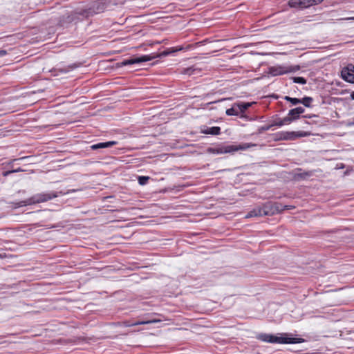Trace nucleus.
Wrapping results in <instances>:
<instances>
[{"mask_svg":"<svg viewBox=\"0 0 354 354\" xmlns=\"http://www.w3.org/2000/svg\"><path fill=\"white\" fill-rule=\"evenodd\" d=\"M349 69H351V71L353 73V75H354V65L353 64H348V65Z\"/></svg>","mask_w":354,"mask_h":354,"instance_id":"obj_31","label":"nucleus"},{"mask_svg":"<svg viewBox=\"0 0 354 354\" xmlns=\"http://www.w3.org/2000/svg\"><path fill=\"white\" fill-rule=\"evenodd\" d=\"M311 318H315V319H319V318H322V317H319V316H312L310 317Z\"/></svg>","mask_w":354,"mask_h":354,"instance_id":"obj_37","label":"nucleus"},{"mask_svg":"<svg viewBox=\"0 0 354 354\" xmlns=\"http://www.w3.org/2000/svg\"><path fill=\"white\" fill-rule=\"evenodd\" d=\"M118 142L116 141H109L105 142H99L97 144H94L91 146V149L92 150H97L100 149L109 148L111 147L113 145H115Z\"/></svg>","mask_w":354,"mask_h":354,"instance_id":"obj_10","label":"nucleus"},{"mask_svg":"<svg viewBox=\"0 0 354 354\" xmlns=\"http://www.w3.org/2000/svg\"><path fill=\"white\" fill-rule=\"evenodd\" d=\"M262 212H263V211H262L261 207L254 209L253 210H252L248 213V214L245 216V218L262 216H263Z\"/></svg>","mask_w":354,"mask_h":354,"instance_id":"obj_14","label":"nucleus"},{"mask_svg":"<svg viewBox=\"0 0 354 354\" xmlns=\"http://www.w3.org/2000/svg\"><path fill=\"white\" fill-rule=\"evenodd\" d=\"M281 120H282V121H283V125L287 124H290V123H291L292 121H294V120H293V119H292L291 115H289L288 114V116H286V117L283 118V119H281Z\"/></svg>","mask_w":354,"mask_h":354,"instance_id":"obj_24","label":"nucleus"},{"mask_svg":"<svg viewBox=\"0 0 354 354\" xmlns=\"http://www.w3.org/2000/svg\"><path fill=\"white\" fill-rule=\"evenodd\" d=\"M310 176V174L308 172L302 173L297 174V176L301 178H305L306 177H308Z\"/></svg>","mask_w":354,"mask_h":354,"instance_id":"obj_28","label":"nucleus"},{"mask_svg":"<svg viewBox=\"0 0 354 354\" xmlns=\"http://www.w3.org/2000/svg\"><path fill=\"white\" fill-rule=\"evenodd\" d=\"M351 98L354 100V91L351 93Z\"/></svg>","mask_w":354,"mask_h":354,"instance_id":"obj_35","label":"nucleus"},{"mask_svg":"<svg viewBox=\"0 0 354 354\" xmlns=\"http://www.w3.org/2000/svg\"><path fill=\"white\" fill-rule=\"evenodd\" d=\"M310 135L308 131H281L277 134L279 140H295L299 138L306 137Z\"/></svg>","mask_w":354,"mask_h":354,"instance_id":"obj_7","label":"nucleus"},{"mask_svg":"<svg viewBox=\"0 0 354 354\" xmlns=\"http://www.w3.org/2000/svg\"><path fill=\"white\" fill-rule=\"evenodd\" d=\"M293 82L295 83L301 84H306V80L303 77H293Z\"/></svg>","mask_w":354,"mask_h":354,"instance_id":"obj_22","label":"nucleus"},{"mask_svg":"<svg viewBox=\"0 0 354 354\" xmlns=\"http://www.w3.org/2000/svg\"><path fill=\"white\" fill-rule=\"evenodd\" d=\"M7 54L6 50H0V57H3Z\"/></svg>","mask_w":354,"mask_h":354,"instance_id":"obj_32","label":"nucleus"},{"mask_svg":"<svg viewBox=\"0 0 354 354\" xmlns=\"http://www.w3.org/2000/svg\"><path fill=\"white\" fill-rule=\"evenodd\" d=\"M76 192V189H70V190H68L67 192L60 191L58 192H48V193L37 194L32 196V197L26 199V201L21 202L19 206L21 207V206L30 205L36 204V203H44V202L50 201L53 198H55L59 196V195H66V194H70L72 192Z\"/></svg>","mask_w":354,"mask_h":354,"instance_id":"obj_1","label":"nucleus"},{"mask_svg":"<svg viewBox=\"0 0 354 354\" xmlns=\"http://www.w3.org/2000/svg\"><path fill=\"white\" fill-rule=\"evenodd\" d=\"M252 103L250 102H241L236 104L240 114L243 113L249 107H250Z\"/></svg>","mask_w":354,"mask_h":354,"instance_id":"obj_17","label":"nucleus"},{"mask_svg":"<svg viewBox=\"0 0 354 354\" xmlns=\"http://www.w3.org/2000/svg\"><path fill=\"white\" fill-rule=\"evenodd\" d=\"M288 70H292L291 72H294V71H296L297 70L299 69V66H290L289 68H287Z\"/></svg>","mask_w":354,"mask_h":354,"instance_id":"obj_29","label":"nucleus"},{"mask_svg":"<svg viewBox=\"0 0 354 354\" xmlns=\"http://www.w3.org/2000/svg\"><path fill=\"white\" fill-rule=\"evenodd\" d=\"M272 127L274 126H278V127H281L283 125V121L281 119H279L278 120H276L274 121L272 124Z\"/></svg>","mask_w":354,"mask_h":354,"instance_id":"obj_27","label":"nucleus"},{"mask_svg":"<svg viewBox=\"0 0 354 354\" xmlns=\"http://www.w3.org/2000/svg\"><path fill=\"white\" fill-rule=\"evenodd\" d=\"M24 158H19V159H17V160H23V159H24Z\"/></svg>","mask_w":354,"mask_h":354,"instance_id":"obj_40","label":"nucleus"},{"mask_svg":"<svg viewBox=\"0 0 354 354\" xmlns=\"http://www.w3.org/2000/svg\"><path fill=\"white\" fill-rule=\"evenodd\" d=\"M104 10V5L101 2H94L88 9L75 10L68 16L69 21L80 20L90 15L100 13Z\"/></svg>","mask_w":354,"mask_h":354,"instance_id":"obj_3","label":"nucleus"},{"mask_svg":"<svg viewBox=\"0 0 354 354\" xmlns=\"http://www.w3.org/2000/svg\"><path fill=\"white\" fill-rule=\"evenodd\" d=\"M226 114L227 115H239L238 107L236 104H234L230 109L226 110Z\"/></svg>","mask_w":354,"mask_h":354,"instance_id":"obj_18","label":"nucleus"},{"mask_svg":"<svg viewBox=\"0 0 354 354\" xmlns=\"http://www.w3.org/2000/svg\"><path fill=\"white\" fill-rule=\"evenodd\" d=\"M303 117L305 118H311L310 115H304Z\"/></svg>","mask_w":354,"mask_h":354,"instance_id":"obj_38","label":"nucleus"},{"mask_svg":"<svg viewBox=\"0 0 354 354\" xmlns=\"http://www.w3.org/2000/svg\"><path fill=\"white\" fill-rule=\"evenodd\" d=\"M313 101V99L311 97H304L301 100V103L303 104L306 107L310 106V103Z\"/></svg>","mask_w":354,"mask_h":354,"instance_id":"obj_21","label":"nucleus"},{"mask_svg":"<svg viewBox=\"0 0 354 354\" xmlns=\"http://www.w3.org/2000/svg\"><path fill=\"white\" fill-rule=\"evenodd\" d=\"M257 338L262 342L272 344H299L305 342V339L303 338L277 337L267 333H260L257 336Z\"/></svg>","mask_w":354,"mask_h":354,"instance_id":"obj_4","label":"nucleus"},{"mask_svg":"<svg viewBox=\"0 0 354 354\" xmlns=\"http://www.w3.org/2000/svg\"><path fill=\"white\" fill-rule=\"evenodd\" d=\"M182 49H183L182 47L171 48L164 50L163 52L158 53V54L142 55V56H140L138 57H133V58H130L128 59H124L120 62V66H127V65L139 64V63H142V62L151 61L157 57H162L167 56L173 53L181 50Z\"/></svg>","mask_w":354,"mask_h":354,"instance_id":"obj_2","label":"nucleus"},{"mask_svg":"<svg viewBox=\"0 0 354 354\" xmlns=\"http://www.w3.org/2000/svg\"><path fill=\"white\" fill-rule=\"evenodd\" d=\"M304 111L305 110L303 107L299 106L290 110L288 112V115H291L292 119H293V120H296L299 118L300 115L304 112Z\"/></svg>","mask_w":354,"mask_h":354,"instance_id":"obj_11","label":"nucleus"},{"mask_svg":"<svg viewBox=\"0 0 354 354\" xmlns=\"http://www.w3.org/2000/svg\"><path fill=\"white\" fill-rule=\"evenodd\" d=\"M250 144H242L239 145H222L216 147H209L207 151L213 154H223L233 153L238 150H245L250 147Z\"/></svg>","mask_w":354,"mask_h":354,"instance_id":"obj_5","label":"nucleus"},{"mask_svg":"<svg viewBox=\"0 0 354 354\" xmlns=\"http://www.w3.org/2000/svg\"><path fill=\"white\" fill-rule=\"evenodd\" d=\"M196 71V69L193 68L192 67L185 68L183 73L187 74L189 75H191L194 74V72Z\"/></svg>","mask_w":354,"mask_h":354,"instance_id":"obj_26","label":"nucleus"},{"mask_svg":"<svg viewBox=\"0 0 354 354\" xmlns=\"http://www.w3.org/2000/svg\"><path fill=\"white\" fill-rule=\"evenodd\" d=\"M149 179V176H139L138 177V183L140 185H145L147 183L148 180Z\"/></svg>","mask_w":354,"mask_h":354,"instance_id":"obj_23","label":"nucleus"},{"mask_svg":"<svg viewBox=\"0 0 354 354\" xmlns=\"http://www.w3.org/2000/svg\"><path fill=\"white\" fill-rule=\"evenodd\" d=\"M280 320H281V318H278L277 319H273V322H280ZM270 321H272V319H270Z\"/></svg>","mask_w":354,"mask_h":354,"instance_id":"obj_36","label":"nucleus"},{"mask_svg":"<svg viewBox=\"0 0 354 354\" xmlns=\"http://www.w3.org/2000/svg\"><path fill=\"white\" fill-rule=\"evenodd\" d=\"M284 100L290 102L292 105H297L301 103V100L295 97H291L289 96H285Z\"/></svg>","mask_w":354,"mask_h":354,"instance_id":"obj_20","label":"nucleus"},{"mask_svg":"<svg viewBox=\"0 0 354 354\" xmlns=\"http://www.w3.org/2000/svg\"><path fill=\"white\" fill-rule=\"evenodd\" d=\"M342 19L346 20V21H352V20L354 21V17H346V18H343Z\"/></svg>","mask_w":354,"mask_h":354,"instance_id":"obj_33","label":"nucleus"},{"mask_svg":"<svg viewBox=\"0 0 354 354\" xmlns=\"http://www.w3.org/2000/svg\"><path fill=\"white\" fill-rule=\"evenodd\" d=\"M262 208V214L263 216H272L275 214L279 213L284 209H290L292 206L284 205L278 203L268 202L263 205Z\"/></svg>","mask_w":354,"mask_h":354,"instance_id":"obj_6","label":"nucleus"},{"mask_svg":"<svg viewBox=\"0 0 354 354\" xmlns=\"http://www.w3.org/2000/svg\"><path fill=\"white\" fill-rule=\"evenodd\" d=\"M288 4L290 8L304 9L301 0H289Z\"/></svg>","mask_w":354,"mask_h":354,"instance_id":"obj_16","label":"nucleus"},{"mask_svg":"<svg viewBox=\"0 0 354 354\" xmlns=\"http://www.w3.org/2000/svg\"><path fill=\"white\" fill-rule=\"evenodd\" d=\"M24 170L21 169L20 167L19 168H17V169H12V171H14V173H16V172H20V171H23Z\"/></svg>","mask_w":354,"mask_h":354,"instance_id":"obj_34","label":"nucleus"},{"mask_svg":"<svg viewBox=\"0 0 354 354\" xmlns=\"http://www.w3.org/2000/svg\"><path fill=\"white\" fill-rule=\"evenodd\" d=\"M162 320L160 319L153 318V319H147V320L138 322V323H136L135 324H148L160 322Z\"/></svg>","mask_w":354,"mask_h":354,"instance_id":"obj_19","label":"nucleus"},{"mask_svg":"<svg viewBox=\"0 0 354 354\" xmlns=\"http://www.w3.org/2000/svg\"><path fill=\"white\" fill-rule=\"evenodd\" d=\"M303 8H307L312 6L319 4L322 3L324 0H301Z\"/></svg>","mask_w":354,"mask_h":354,"instance_id":"obj_15","label":"nucleus"},{"mask_svg":"<svg viewBox=\"0 0 354 354\" xmlns=\"http://www.w3.org/2000/svg\"><path fill=\"white\" fill-rule=\"evenodd\" d=\"M306 315V313H303L301 311H291V314L290 315L293 322H299Z\"/></svg>","mask_w":354,"mask_h":354,"instance_id":"obj_13","label":"nucleus"},{"mask_svg":"<svg viewBox=\"0 0 354 354\" xmlns=\"http://www.w3.org/2000/svg\"><path fill=\"white\" fill-rule=\"evenodd\" d=\"M272 127V124H268V125H264V126L261 127L259 129V133H262V132H263V131H268V130H269V129H270Z\"/></svg>","mask_w":354,"mask_h":354,"instance_id":"obj_25","label":"nucleus"},{"mask_svg":"<svg viewBox=\"0 0 354 354\" xmlns=\"http://www.w3.org/2000/svg\"><path fill=\"white\" fill-rule=\"evenodd\" d=\"M205 134L219 135L221 133V128L218 127H207L205 130L202 131Z\"/></svg>","mask_w":354,"mask_h":354,"instance_id":"obj_12","label":"nucleus"},{"mask_svg":"<svg viewBox=\"0 0 354 354\" xmlns=\"http://www.w3.org/2000/svg\"><path fill=\"white\" fill-rule=\"evenodd\" d=\"M78 339H80V340H84V337H78Z\"/></svg>","mask_w":354,"mask_h":354,"instance_id":"obj_39","label":"nucleus"},{"mask_svg":"<svg viewBox=\"0 0 354 354\" xmlns=\"http://www.w3.org/2000/svg\"><path fill=\"white\" fill-rule=\"evenodd\" d=\"M12 173H14V171H12V170H8V171H4L3 173V176H7L10 175Z\"/></svg>","mask_w":354,"mask_h":354,"instance_id":"obj_30","label":"nucleus"},{"mask_svg":"<svg viewBox=\"0 0 354 354\" xmlns=\"http://www.w3.org/2000/svg\"><path fill=\"white\" fill-rule=\"evenodd\" d=\"M341 77L344 80L348 82L354 83V75L351 71V69H349L348 65L342 68L341 71Z\"/></svg>","mask_w":354,"mask_h":354,"instance_id":"obj_8","label":"nucleus"},{"mask_svg":"<svg viewBox=\"0 0 354 354\" xmlns=\"http://www.w3.org/2000/svg\"><path fill=\"white\" fill-rule=\"evenodd\" d=\"M292 70H288L287 68L278 66H273L270 68V73L274 76L276 75H281L285 73H288L291 72Z\"/></svg>","mask_w":354,"mask_h":354,"instance_id":"obj_9","label":"nucleus"}]
</instances>
